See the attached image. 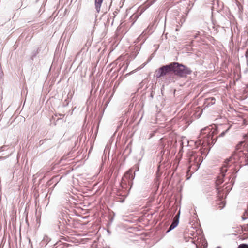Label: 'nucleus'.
Wrapping results in <instances>:
<instances>
[{
    "label": "nucleus",
    "mask_w": 248,
    "mask_h": 248,
    "mask_svg": "<svg viewBox=\"0 0 248 248\" xmlns=\"http://www.w3.org/2000/svg\"><path fill=\"white\" fill-rule=\"evenodd\" d=\"M221 203V204H222V206L221 207H222L225 205V203L224 202H222Z\"/></svg>",
    "instance_id": "nucleus-16"
},
{
    "label": "nucleus",
    "mask_w": 248,
    "mask_h": 248,
    "mask_svg": "<svg viewBox=\"0 0 248 248\" xmlns=\"http://www.w3.org/2000/svg\"><path fill=\"white\" fill-rule=\"evenodd\" d=\"M173 69V62L170 63V64L166 66H163L158 70V73L159 74V77L163 76L171 72H172Z\"/></svg>",
    "instance_id": "nucleus-8"
},
{
    "label": "nucleus",
    "mask_w": 248,
    "mask_h": 248,
    "mask_svg": "<svg viewBox=\"0 0 248 248\" xmlns=\"http://www.w3.org/2000/svg\"><path fill=\"white\" fill-rule=\"evenodd\" d=\"M227 169L226 168V165L223 164V166L220 169V175L217 177L216 181V187L217 190L218 191L217 194L219 195L220 194V191L219 189L221 187V186H220V185H221L224 182V177L225 176V173L227 172Z\"/></svg>",
    "instance_id": "nucleus-6"
},
{
    "label": "nucleus",
    "mask_w": 248,
    "mask_h": 248,
    "mask_svg": "<svg viewBox=\"0 0 248 248\" xmlns=\"http://www.w3.org/2000/svg\"><path fill=\"white\" fill-rule=\"evenodd\" d=\"M103 0H95V6L97 13H99Z\"/></svg>",
    "instance_id": "nucleus-12"
},
{
    "label": "nucleus",
    "mask_w": 248,
    "mask_h": 248,
    "mask_svg": "<svg viewBox=\"0 0 248 248\" xmlns=\"http://www.w3.org/2000/svg\"><path fill=\"white\" fill-rule=\"evenodd\" d=\"M245 56L246 58H248V49H247V50L245 52Z\"/></svg>",
    "instance_id": "nucleus-15"
},
{
    "label": "nucleus",
    "mask_w": 248,
    "mask_h": 248,
    "mask_svg": "<svg viewBox=\"0 0 248 248\" xmlns=\"http://www.w3.org/2000/svg\"><path fill=\"white\" fill-rule=\"evenodd\" d=\"M209 99H210V98L208 99V100H209ZM211 99L212 100H215V98H211Z\"/></svg>",
    "instance_id": "nucleus-17"
},
{
    "label": "nucleus",
    "mask_w": 248,
    "mask_h": 248,
    "mask_svg": "<svg viewBox=\"0 0 248 248\" xmlns=\"http://www.w3.org/2000/svg\"><path fill=\"white\" fill-rule=\"evenodd\" d=\"M208 244L205 240L202 239L200 240L199 244H197V248H206L207 247Z\"/></svg>",
    "instance_id": "nucleus-11"
},
{
    "label": "nucleus",
    "mask_w": 248,
    "mask_h": 248,
    "mask_svg": "<svg viewBox=\"0 0 248 248\" xmlns=\"http://www.w3.org/2000/svg\"><path fill=\"white\" fill-rule=\"evenodd\" d=\"M133 175L130 172H127L122 178L121 183L122 187L124 189H130L133 183Z\"/></svg>",
    "instance_id": "nucleus-4"
},
{
    "label": "nucleus",
    "mask_w": 248,
    "mask_h": 248,
    "mask_svg": "<svg viewBox=\"0 0 248 248\" xmlns=\"http://www.w3.org/2000/svg\"><path fill=\"white\" fill-rule=\"evenodd\" d=\"M194 236V232H190L189 230H186L184 232V238L186 242H188Z\"/></svg>",
    "instance_id": "nucleus-9"
},
{
    "label": "nucleus",
    "mask_w": 248,
    "mask_h": 248,
    "mask_svg": "<svg viewBox=\"0 0 248 248\" xmlns=\"http://www.w3.org/2000/svg\"><path fill=\"white\" fill-rule=\"evenodd\" d=\"M2 75H3V72H2V69H1V63H0V79L2 78Z\"/></svg>",
    "instance_id": "nucleus-14"
},
{
    "label": "nucleus",
    "mask_w": 248,
    "mask_h": 248,
    "mask_svg": "<svg viewBox=\"0 0 248 248\" xmlns=\"http://www.w3.org/2000/svg\"><path fill=\"white\" fill-rule=\"evenodd\" d=\"M202 161V158L201 155L193 154L189 158V170H192L193 171L197 170L199 168L200 165Z\"/></svg>",
    "instance_id": "nucleus-2"
},
{
    "label": "nucleus",
    "mask_w": 248,
    "mask_h": 248,
    "mask_svg": "<svg viewBox=\"0 0 248 248\" xmlns=\"http://www.w3.org/2000/svg\"><path fill=\"white\" fill-rule=\"evenodd\" d=\"M238 248H248V245L242 244L238 246Z\"/></svg>",
    "instance_id": "nucleus-13"
},
{
    "label": "nucleus",
    "mask_w": 248,
    "mask_h": 248,
    "mask_svg": "<svg viewBox=\"0 0 248 248\" xmlns=\"http://www.w3.org/2000/svg\"><path fill=\"white\" fill-rule=\"evenodd\" d=\"M238 156H239V168L242 166L248 165V151H239Z\"/></svg>",
    "instance_id": "nucleus-7"
},
{
    "label": "nucleus",
    "mask_w": 248,
    "mask_h": 248,
    "mask_svg": "<svg viewBox=\"0 0 248 248\" xmlns=\"http://www.w3.org/2000/svg\"><path fill=\"white\" fill-rule=\"evenodd\" d=\"M172 72L175 75L180 77H186L192 72L187 67L175 62H173Z\"/></svg>",
    "instance_id": "nucleus-1"
},
{
    "label": "nucleus",
    "mask_w": 248,
    "mask_h": 248,
    "mask_svg": "<svg viewBox=\"0 0 248 248\" xmlns=\"http://www.w3.org/2000/svg\"><path fill=\"white\" fill-rule=\"evenodd\" d=\"M239 156H238V151L235 152L229 158L226 160L223 164H225L226 168L231 166L234 164V166L236 167L238 166L239 168Z\"/></svg>",
    "instance_id": "nucleus-5"
},
{
    "label": "nucleus",
    "mask_w": 248,
    "mask_h": 248,
    "mask_svg": "<svg viewBox=\"0 0 248 248\" xmlns=\"http://www.w3.org/2000/svg\"><path fill=\"white\" fill-rule=\"evenodd\" d=\"M179 215L180 212H179V213L174 217L173 222L169 228V230L173 229L178 225L179 223Z\"/></svg>",
    "instance_id": "nucleus-10"
},
{
    "label": "nucleus",
    "mask_w": 248,
    "mask_h": 248,
    "mask_svg": "<svg viewBox=\"0 0 248 248\" xmlns=\"http://www.w3.org/2000/svg\"><path fill=\"white\" fill-rule=\"evenodd\" d=\"M232 234L236 235L237 233H243V234L240 235L239 237L241 240H244L248 238V223L242 226H237L233 227L232 231Z\"/></svg>",
    "instance_id": "nucleus-3"
}]
</instances>
